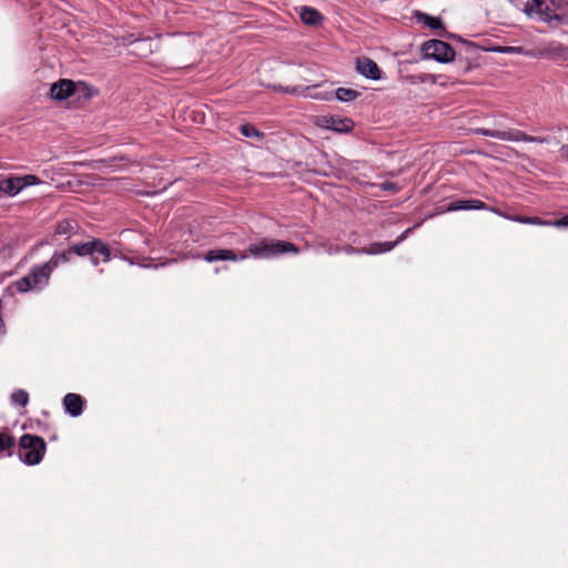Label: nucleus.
Here are the masks:
<instances>
[{
  "mask_svg": "<svg viewBox=\"0 0 568 568\" xmlns=\"http://www.w3.org/2000/svg\"><path fill=\"white\" fill-rule=\"evenodd\" d=\"M17 448L16 438L6 432H0V458L11 457Z\"/></svg>",
  "mask_w": 568,
  "mask_h": 568,
  "instance_id": "f3484780",
  "label": "nucleus"
},
{
  "mask_svg": "<svg viewBox=\"0 0 568 568\" xmlns=\"http://www.w3.org/2000/svg\"><path fill=\"white\" fill-rule=\"evenodd\" d=\"M476 133L480 134V135L490 136V138L501 140V131H499V130H489V129L481 128V129H477Z\"/></svg>",
  "mask_w": 568,
  "mask_h": 568,
  "instance_id": "bb28decb",
  "label": "nucleus"
},
{
  "mask_svg": "<svg viewBox=\"0 0 568 568\" xmlns=\"http://www.w3.org/2000/svg\"><path fill=\"white\" fill-rule=\"evenodd\" d=\"M84 404V398L75 393H69L63 397V407L72 417H78L82 414Z\"/></svg>",
  "mask_w": 568,
  "mask_h": 568,
  "instance_id": "ddd939ff",
  "label": "nucleus"
},
{
  "mask_svg": "<svg viewBox=\"0 0 568 568\" xmlns=\"http://www.w3.org/2000/svg\"><path fill=\"white\" fill-rule=\"evenodd\" d=\"M545 22H547L551 27H557L559 24H568V13L566 12H554L551 18H545Z\"/></svg>",
  "mask_w": 568,
  "mask_h": 568,
  "instance_id": "b1692460",
  "label": "nucleus"
},
{
  "mask_svg": "<svg viewBox=\"0 0 568 568\" xmlns=\"http://www.w3.org/2000/svg\"><path fill=\"white\" fill-rule=\"evenodd\" d=\"M419 226V223L415 224L412 227L406 229L395 241L393 242H375L372 243L368 247L357 248L352 245L343 246V252L346 254H369L376 255L392 251L396 245L402 243L409 233L413 232L416 227Z\"/></svg>",
  "mask_w": 568,
  "mask_h": 568,
  "instance_id": "39448f33",
  "label": "nucleus"
},
{
  "mask_svg": "<svg viewBox=\"0 0 568 568\" xmlns=\"http://www.w3.org/2000/svg\"><path fill=\"white\" fill-rule=\"evenodd\" d=\"M40 182V179L33 174H27L22 176L10 175L7 178L0 175V196L2 194L10 197L16 196L27 186L37 185Z\"/></svg>",
  "mask_w": 568,
  "mask_h": 568,
  "instance_id": "423d86ee",
  "label": "nucleus"
},
{
  "mask_svg": "<svg viewBox=\"0 0 568 568\" xmlns=\"http://www.w3.org/2000/svg\"><path fill=\"white\" fill-rule=\"evenodd\" d=\"M53 270L47 262L33 265L29 272L32 284L36 290H42L49 284V280Z\"/></svg>",
  "mask_w": 568,
  "mask_h": 568,
  "instance_id": "6e6552de",
  "label": "nucleus"
},
{
  "mask_svg": "<svg viewBox=\"0 0 568 568\" xmlns=\"http://www.w3.org/2000/svg\"><path fill=\"white\" fill-rule=\"evenodd\" d=\"M240 132L245 136V138H253V139H256V140H263L265 138V133L257 130L253 124L251 123H245V124H242L240 126Z\"/></svg>",
  "mask_w": 568,
  "mask_h": 568,
  "instance_id": "4be33fe9",
  "label": "nucleus"
},
{
  "mask_svg": "<svg viewBox=\"0 0 568 568\" xmlns=\"http://www.w3.org/2000/svg\"><path fill=\"white\" fill-rule=\"evenodd\" d=\"M361 97V92L349 88H337L335 98L341 102H351Z\"/></svg>",
  "mask_w": 568,
  "mask_h": 568,
  "instance_id": "412c9836",
  "label": "nucleus"
},
{
  "mask_svg": "<svg viewBox=\"0 0 568 568\" xmlns=\"http://www.w3.org/2000/svg\"><path fill=\"white\" fill-rule=\"evenodd\" d=\"M551 8L555 9V12L562 11L566 6H568V2L564 0H548Z\"/></svg>",
  "mask_w": 568,
  "mask_h": 568,
  "instance_id": "c756f323",
  "label": "nucleus"
},
{
  "mask_svg": "<svg viewBox=\"0 0 568 568\" xmlns=\"http://www.w3.org/2000/svg\"><path fill=\"white\" fill-rule=\"evenodd\" d=\"M300 17L301 20L308 26H318L323 20L322 14L311 7H303Z\"/></svg>",
  "mask_w": 568,
  "mask_h": 568,
  "instance_id": "6ab92c4d",
  "label": "nucleus"
},
{
  "mask_svg": "<svg viewBox=\"0 0 568 568\" xmlns=\"http://www.w3.org/2000/svg\"><path fill=\"white\" fill-rule=\"evenodd\" d=\"M248 254L246 252H242L237 254L234 250L230 248H213L205 252L203 255L197 254L195 258H202L207 263L223 262V261H244L247 258Z\"/></svg>",
  "mask_w": 568,
  "mask_h": 568,
  "instance_id": "0eeeda50",
  "label": "nucleus"
},
{
  "mask_svg": "<svg viewBox=\"0 0 568 568\" xmlns=\"http://www.w3.org/2000/svg\"><path fill=\"white\" fill-rule=\"evenodd\" d=\"M75 84L72 80L60 79L51 84L50 97L53 100L62 101L71 97L74 92Z\"/></svg>",
  "mask_w": 568,
  "mask_h": 568,
  "instance_id": "1a4fd4ad",
  "label": "nucleus"
},
{
  "mask_svg": "<svg viewBox=\"0 0 568 568\" xmlns=\"http://www.w3.org/2000/svg\"><path fill=\"white\" fill-rule=\"evenodd\" d=\"M552 225L556 227H568V214L564 215L562 217L555 220L552 222Z\"/></svg>",
  "mask_w": 568,
  "mask_h": 568,
  "instance_id": "7c9ffc66",
  "label": "nucleus"
},
{
  "mask_svg": "<svg viewBox=\"0 0 568 568\" xmlns=\"http://www.w3.org/2000/svg\"><path fill=\"white\" fill-rule=\"evenodd\" d=\"M10 399L12 405L26 407L29 403V394L24 389H17L11 394Z\"/></svg>",
  "mask_w": 568,
  "mask_h": 568,
  "instance_id": "5701e85b",
  "label": "nucleus"
},
{
  "mask_svg": "<svg viewBox=\"0 0 568 568\" xmlns=\"http://www.w3.org/2000/svg\"><path fill=\"white\" fill-rule=\"evenodd\" d=\"M470 70V65L467 64L465 68H464V72H468Z\"/></svg>",
  "mask_w": 568,
  "mask_h": 568,
  "instance_id": "f704fd0d",
  "label": "nucleus"
},
{
  "mask_svg": "<svg viewBox=\"0 0 568 568\" xmlns=\"http://www.w3.org/2000/svg\"><path fill=\"white\" fill-rule=\"evenodd\" d=\"M326 252L328 254H338V253L343 252V246H338V245H336V246H328Z\"/></svg>",
  "mask_w": 568,
  "mask_h": 568,
  "instance_id": "2f4dec72",
  "label": "nucleus"
},
{
  "mask_svg": "<svg viewBox=\"0 0 568 568\" xmlns=\"http://www.w3.org/2000/svg\"><path fill=\"white\" fill-rule=\"evenodd\" d=\"M79 224L74 220H62L58 222L54 235H65L68 239L77 234Z\"/></svg>",
  "mask_w": 568,
  "mask_h": 568,
  "instance_id": "a211bd4d",
  "label": "nucleus"
},
{
  "mask_svg": "<svg viewBox=\"0 0 568 568\" xmlns=\"http://www.w3.org/2000/svg\"><path fill=\"white\" fill-rule=\"evenodd\" d=\"M501 140L503 141H511V142H535V143H548V139L545 136H532L528 135L523 131L511 129L508 131H501Z\"/></svg>",
  "mask_w": 568,
  "mask_h": 568,
  "instance_id": "4468645a",
  "label": "nucleus"
},
{
  "mask_svg": "<svg viewBox=\"0 0 568 568\" xmlns=\"http://www.w3.org/2000/svg\"><path fill=\"white\" fill-rule=\"evenodd\" d=\"M427 77L432 78V81L435 82L434 77L432 74H428Z\"/></svg>",
  "mask_w": 568,
  "mask_h": 568,
  "instance_id": "c9c22d12",
  "label": "nucleus"
},
{
  "mask_svg": "<svg viewBox=\"0 0 568 568\" xmlns=\"http://www.w3.org/2000/svg\"><path fill=\"white\" fill-rule=\"evenodd\" d=\"M45 450L47 443L42 437L23 434L18 443L17 455L23 464L36 466L42 462Z\"/></svg>",
  "mask_w": 568,
  "mask_h": 568,
  "instance_id": "f03ea898",
  "label": "nucleus"
},
{
  "mask_svg": "<svg viewBox=\"0 0 568 568\" xmlns=\"http://www.w3.org/2000/svg\"><path fill=\"white\" fill-rule=\"evenodd\" d=\"M131 45L134 47V52H136L138 50L142 49V47L144 45H148L150 47L151 45V39L146 38V39H135L133 41L130 42Z\"/></svg>",
  "mask_w": 568,
  "mask_h": 568,
  "instance_id": "cd10ccee",
  "label": "nucleus"
},
{
  "mask_svg": "<svg viewBox=\"0 0 568 568\" xmlns=\"http://www.w3.org/2000/svg\"><path fill=\"white\" fill-rule=\"evenodd\" d=\"M247 252L255 258L267 260L286 253L297 254L300 248L292 242L263 239L260 242L250 244Z\"/></svg>",
  "mask_w": 568,
  "mask_h": 568,
  "instance_id": "7ed1b4c3",
  "label": "nucleus"
},
{
  "mask_svg": "<svg viewBox=\"0 0 568 568\" xmlns=\"http://www.w3.org/2000/svg\"><path fill=\"white\" fill-rule=\"evenodd\" d=\"M526 224H531V225H552V222L551 221L541 220L538 216H528L527 221H526Z\"/></svg>",
  "mask_w": 568,
  "mask_h": 568,
  "instance_id": "c85d7f7f",
  "label": "nucleus"
},
{
  "mask_svg": "<svg viewBox=\"0 0 568 568\" xmlns=\"http://www.w3.org/2000/svg\"><path fill=\"white\" fill-rule=\"evenodd\" d=\"M356 70L359 74L371 80H379L382 77L377 63L371 58H358L356 61Z\"/></svg>",
  "mask_w": 568,
  "mask_h": 568,
  "instance_id": "9b49d317",
  "label": "nucleus"
},
{
  "mask_svg": "<svg viewBox=\"0 0 568 568\" xmlns=\"http://www.w3.org/2000/svg\"><path fill=\"white\" fill-rule=\"evenodd\" d=\"M513 50H514V48H511V47H498L496 49H493V51L500 52V53H507V52H510Z\"/></svg>",
  "mask_w": 568,
  "mask_h": 568,
  "instance_id": "473e14b6",
  "label": "nucleus"
},
{
  "mask_svg": "<svg viewBox=\"0 0 568 568\" xmlns=\"http://www.w3.org/2000/svg\"><path fill=\"white\" fill-rule=\"evenodd\" d=\"M272 90L275 92L297 94L301 92V87H284L282 84H273Z\"/></svg>",
  "mask_w": 568,
  "mask_h": 568,
  "instance_id": "a878e982",
  "label": "nucleus"
},
{
  "mask_svg": "<svg viewBox=\"0 0 568 568\" xmlns=\"http://www.w3.org/2000/svg\"><path fill=\"white\" fill-rule=\"evenodd\" d=\"M74 256L89 257L94 266H99L102 262H109L112 253L105 242L92 237L87 242H73L63 251H55L47 263L52 270H55L63 264L72 262Z\"/></svg>",
  "mask_w": 568,
  "mask_h": 568,
  "instance_id": "f257e3e1",
  "label": "nucleus"
},
{
  "mask_svg": "<svg viewBox=\"0 0 568 568\" xmlns=\"http://www.w3.org/2000/svg\"><path fill=\"white\" fill-rule=\"evenodd\" d=\"M491 212L507 219V220H510V221H514V222H518V223H523V224H526V221H527V217L528 216H524V215H518V214H505L503 213L500 210L498 209H494L491 207L490 209Z\"/></svg>",
  "mask_w": 568,
  "mask_h": 568,
  "instance_id": "393cba45",
  "label": "nucleus"
},
{
  "mask_svg": "<svg viewBox=\"0 0 568 568\" xmlns=\"http://www.w3.org/2000/svg\"><path fill=\"white\" fill-rule=\"evenodd\" d=\"M325 128L338 132V133H348L354 128V121L349 118H341V116H325L324 118Z\"/></svg>",
  "mask_w": 568,
  "mask_h": 568,
  "instance_id": "2eb2a0df",
  "label": "nucleus"
},
{
  "mask_svg": "<svg viewBox=\"0 0 568 568\" xmlns=\"http://www.w3.org/2000/svg\"><path fill=\"white\" fill-rule=\"evenodd\" d=\"M531 2L542 21H545V18H551L555 12L548 0H531Z\"/></svg>",
  "mask_w": 568,
  "mask_h": 568,
  "instance_id": "aec40b11",
  "label": "nucleus"
},
{
  "mask_svg": "<svg viewBox=\"0 0 568 568\" xmlns=\"http://www.w3.org/2000/svg\"><path fill=\"white\" fill-rule=\"evenodd\" d=\"M30 290H36L32 280L30 278L29 274L26 276L17 280L16 282L11 283L9 286H7L3 291V297H13L17 292L19 293H27Z\"/></svg>",
  "mask_w": 568,
  "mask_h": 568,
  "instance_id": "dca6fc26",
  "label": "nucleus"
},
{
  "mask_svg": "<svg viewBox=\"0 0 568 568\" xmlns=\"http://www.w3.org/2000/svg\"><path fill=\"white\" fill-rule=\"evenodd\" d=\"M420 51L424 59H432L439 63H448L455 58L453 47L449 43L437 39L425 41L420 47Z\"/></svg>",
  "mask_w": 568,
  "mask_h": 568,
  "instance_id": "20e7f679",
  "label": "nucleus"
},
{
  "mask_svg": "<svg viewBox=\"0 0 568 568\" xmlns=\"http://www.w3.org/2000/svg\"><path fill=\"white\" fill-rule=\"evenodd\" d=\"M382 186H383V189H384V190H390V189H393V187H394V184H393V183H389V182H386V183H384Z\"/></svg>",
  "mask_w": 568,
  "mask_h": 568,
  "instance_id": "72a5a7b5",
  "label": "nucleus"
},
{
  "mask_svg": "<svg viewBox=\"0 0 568 568\" xmlns=\"http://www.w3.org/2000/svg\"><path fill=\"white\" fill-rule=\"evenodd\" d=\"M414 18L418 22H423L425 26H427L432 30H442L443 32L439 33V36H446L447 34V37L450 38V39H458V40H460V37L456 36V34L447 33L445 31L444 22L438 17H433V16H430L428 13H425V12H422V11H415Z\"/></svg>",
  "mask_w": 568,
  "mask_h": 568,
  "instance_id": "9d476101",
  "label": "nucleus"
},
{
  "mask_svg": "<svg viewBox=\"0 0 568 568\" xmlns=\"http://www.w3.org/2000/svg\"><path fill=\"white\" fill-rule=\"evenodd\" d=\"M489 207L485 202L480 200H457L447 204V206L443 210L444 212H454V211H470V210H489Z\"/></svg>",
  "mask_w": 568,
  "mask_h": 568,
  "instance_id": "f8f14e48",
  "label": "nucleus"
}]
</instances>
